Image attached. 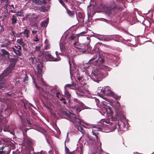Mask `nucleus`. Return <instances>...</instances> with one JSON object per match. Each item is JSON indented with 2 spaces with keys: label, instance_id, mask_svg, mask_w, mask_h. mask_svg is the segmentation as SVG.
<instances>
[{
  "label": "nucleus",
  "instance_id": "nucleus-46",
  "mask_svg": "<svg viewBox=\"0 0 154 154\" xmlns=\"http://www.w3.org/2000/svg\"><path fill=\"white\" fill-rule=\"evenodd\" d=\"M103 121L107 124H109L110 123L108 119L104 120Z\"/></svg>",
  "mask_w": 154,
  "mask_h": 154
},
{
  "label": "nucleus",
  "instance_id": "nucleus-49",
  "mask_svg": "<svg viewBox=\"0 0 154 154\" xmlns=\"http://www.w3.org/2000/svg\"><path fill=\"white\" fill-rule=\"evenodd\" d=\"M50 47V46L49 45H47L45 46V49L46 50H47Z\"/></svg>",
  "mask_w": 154,
  "mask_h": 154
},
{
  "label": "nucleus",
  "instance_id": "nucleus-48",
  "mask_svg": "<svg viewBox=\"0 0 154 154\" xmlns=\"http://www.w3.org/2000/svg\"><path fill=\"white\" fill-rule=\"evenodd\" d=\"M60 94V93L59 92H57L56 93V97L57 98H59V95Z\"/></svg>",
  "mask_w": 154,
  "mask_h": 154
},
{
  "label": "nucleus",
  "instance_id": "nucleus-38",
  "mask_svg": "<svg viewBox=\"0 0 154 154\" xmlns=\"http://www.w3.org/2000/svg\"><path fill=\"white\" fill-rule=\"evenodd\" d=\"M22 32L17 33L16 34V36L17 38H19L22 36Z\"/></svg>",
  "mask_w": 154,
  "mask_h": 154
},
{
  "label": "nucleus",
  "instance_id": "nucleus-64",
  "mask_svg": "<svg viewBox=\"0 0 154 154\" xmlns=\"http://www.w3.org/2000/svg\"><path fill=\"white\" fill-rule=\"evenodd\" d=\"M3 120V119L0 117V123L2 122Z\"/></svg>",
  "mask_w": 154,
  "mask_h": 154
},
{
  "label": "nucleus",
  "instance_id": "nucleus-15",
  "mask_svg": "<svg viewBox=\"0 0 154 154\" xmlns=\"http://www.w3.org/2000/svg\"><path fill=\"white\" fill-rule=\"evenodd\" d=\"M98 92L97 94L100 97L103 95L104 94H103V92L104 91V88H103L100 87L98 88Z\"/></svg>",
  "mask_w": 154,
  "mask_h": 154
},
{
  "label": "nucleus",
  "instance_id": "nucleus-13",
  "mask_svg": "<svg viewBox=\"0 0 154 154\" xmlns=\"http://www.w3.org/2000/svg\"><path fill=\"white\" fill-rule=\"evenodd\" d=\"M11 110L10 109H5L4 112H2V114H3L4 112H5V117H7L8 116H9L11 114Z\"/></svg>",
  "mask_w": 154,
  "mask_h": 154
},
{
  "label": "nucleus",
  "instance_id": "nucleus-30",
  "mask_svg": "<svg viewBox=\"0 0 154 154\" xmlns=\"http://www.w3.org/2000/svg\"><path fill=\"white\" fill-rule=\"evenodd\" d=\"M34 15V14H32L31 16H28L27 17H26L25 18H26V19H28L32 21L33 20V16Z\"/></svg>",
  "mask_w": 154,
  "mask_h": 154
},
{
  "label": "nucleus",
  "instance_id": "nucleus-4",
  "mask_svg": "<svg viewBox=\"0 0 154 154\" xmlns=\"http://www.w3.org/2000/svg\"><path fill=\"white\" fill-rule=\"evenodd\" d=\"M103 77V75L102 73H101L100 72L98 71L92 73L91 77L94 79V81L96 82L97 81H98L99 79Z\"/></svg>",
  "mask_w": 154,
  "mask_h": 154
},
{
  "label": "nucleus",
  "instance_id": "nucleus-2",
  "mask_svg": "<svg viewBox=\"0 0 154 154\" xmlns=\"http://www.w3.org/2000/svg\"><path fill=\"white\" fill-rule=\"evenodd\" d=\"M23 145L29 148L32 147L33 144V140L28 137L26 134L23 133Z\"/></svg>",
  "mask_w": 154,
  "mask_h": 154
},
{
  "label": "nucleus",
  "instance_id": "nucleus-22",
  "mask_svg": "<svg viewBox=\"0 0 154 154\" xmlns=\"http://www.w3.org/2000/svg\"><path fill=\"white\" fill-rule=\"evenodd\" d=\"M69 16L72 17L75 15V12L74 11H71L69 9L66 10Z\"/></svg>",
  "mask_w": 154,
  "mask_h": 154
},
{
  "label": "nucleus",
  "instance_id": "nucleus-52",
  "mask_svg": "<svg viewBox=\"0 0 154 154\" xmlns=\"http://www.w3.org/2000/svg\"><path fill=\"white\" fill-rule=\"evenodd\" d=\"M35 86L37 89H39L40 88L36 84H35Z\"/></svg>",
  "mask_w": 154,
  "mask_h": 154
},
{
  "label": "nucleus",
  "instance_id": "nucleus-27",
  "mask_svg": "<svg viewBox=\"0 0 154 154\" xmlns=\"http://www.w3.org/2000/svg\"><path fill=\"white\" fill-rule=\"evenodd\" d=\"M3 131H4V132H9L10 131V128H9V126L8 125H6L4 129H3Z\"/></svg>",
  "mask_w": 154,
  "mask_h": 154
},
{
  "label": "nucleus",
  "instance_id": "nucleus-34",
  "mask_svg": "<svg viewBox=\"0 0 154 154\" xmlns=\"http://www.w3.org/2000/svg\"><path fill=\"white\" fill-rule=\"evenodd\" d=\"M9 5V1L6 2V4L4 7V8L5 9H6Z\"/></svg>",
  "mask_w": 154,
  "mask_h": 154
},
{
  "label": "nucleus",
  "instance_id": "nucleus-19",
  "mask_svg": "<svg viewBox=\"0 0 154 154\" xmlns=\"http://www.w3.org/2000/svg\"><path fill=\"white\" fill-rule=\"evenodd\" d=\"M17 42L21 45L23 47H24L25 44L23 42L22 38L18 39L17 41Z\"/></svg>",
  "mask_w": 154,
  "mask_h": 154
},
{
  "label": "nucleus",
  "instance_id": "nucleus-29",
  "mask_svg": "<svg viewBox=\"0 0 154 154\" xmlns=\"http://www.w3.org/2000/svg\"><path fill=\"white\" fill-rule=\"evenodd\" d=\"M77 128L78 130L82 133V131H83V129L82 127L79 125H78L77 126Z\"/></svg>",
  "mask_w": 154,
  "mask_h": 154
},
{
  "label": "nucleus",
  "instance_id": "nucleus-8",
  "mask_svg": "<svg viewBox=\"0 0 154 154\" xmlns=\"http://www.w3.org/2000/svg\"><path fill=\"white\" fill-rule=\"evenodd\" d=\"M37 65L38 70L37 73L38 74L40 75L41 74L42 71V68H43V64L42 63L40 62L38 63Z\"/></svg>",
  "mask_w": 154,
  "mask_h": 154
},
{
  "label": "nucleus",
  "instance_id": "nucleus-14",
  "mask_svg": "<svg viewBox=\"0 0 154 154\" xmlns=\"http://www.w3.org/2000/svg\"><path fill=\"white\" fill-rule=\"evenodd\" d=\"M30 31L29 30L26 28L23 32H22V34H23L24 36L26 38H28L29 37V33Z\"/></svg>",
  "mask_w": 154,
  "mask_h": 154
},
{
  "label": "nucleus",
  "instance_id": "nucleus-35",
  "mask_svg": "<svg viewBox=\"0 0 154 154\" xmlns=\"http://www.w3.org/2000/svg\"><path fill=\"white\" fill-rule=\"evenodd\" d=\"M4 31V27L3 26L0 25V34L2 33Z\"/></svg>",
  "mask_w": 154,
  "mask_h": 154
},
{
  "label": "nucleus",
  "instance_id": "nucleus-36",
  "mask_svg": "<svg viewBox=\"0 0 154 154\" xmlns=\"http://www.w3.org/2000/svg\"><path fill=\"white\" fill-rule=\"evenodd\" d=\"M14 47H15V48L17 49H19V50H22V48L19 45H17V46H14Z\"/></svg>",
  "mask_w": 154,
  "mask_h": 154
},
{
  "label": "nucleus",
  "instance_id": "nucleus-57",
  "mask_svg": "<svg viewBox=\"0 0 154 154\" xmlns=\"http://www.w3.org/2000/svg\"><path fill=\"white\" fill-rule=\"evenodd\" d=\"M92 133L93 135H94L95 136H96L97 135V134L95 132H94L93 131H92Z\"/></svg>",
  "mask_w": 154,
  "mask_h": 154
},
{
  "label": "nucleus",
  "instance_id": "nucleus-41",
  "mask_svg": "<svg viewBox=\"0 0 154 154\" xmlns=\"http://www.w3.org/2000/svg\"><path fill=\"white\" fill-rule=\"evenodd\" d=\"M78 41H79L78 38H77V39H75V42L73 43V45L75 46V47L76 46H77V45H76V44H77V43L78 42Z\"/></svg>",
  "mask_w": 154,
  "mask_h": 154
},
{
  "label": "nucleus",
  "instance_id": "nucleus-31",
  "mask_svg": "<svg viewBox=\"0 0 154 154\" xmlns=\"http://www.w3.org/2000/svg\"><path fill=\"white\" fill-rule=\"evenodd\" d=\"M16 13L15 15L16 16H22V15L23 13L20 11H18L16 12Z\"/></svg>",
  "mask_w": 154,
  "mask_h": 154
},
{
  "label": "nucleus",
  "instance_id": "nucleus-12",
  "mask_svg": "<svg viewBox=\"0 0 154 154\" xmlns=\"http://www.w3.org/2000/svg\"><path fill=\"white\" fill-rule=\"evenodd\" d=\"M12 49H13V52L17 56H21L22 55V53H21L20 51L21 50H19L18 49H17L15 48L14 47L12 48Z\"/></svg>",
  "mask_w": 154,
  "mask_h": 154
},
{
  "label": "nucleus",
  "instance_id": "nucleus-16",
  "mask_svg": "<svg viewBox=\"0 0 154 154\" xmlns=\"http://www.w3.org/2000/svg\"><path fill=\"white\" fill-rule=\"evenodd\" d=\"M17 18L16 16L13 15L11 18L12 21L11 24L12 25L15 24L17 23Z\"/></svg>",
  "mask_w": 154,
  "mask_h": 154
},
{
  "label": "nucleus",
  "instance_id": "nucleus-43",
  "mask_svg": "<svg viewBox=\"0 0 154 154\" xmlns=\"http://www.w3.org/2000/svg\"><path fill=\"white\" fill-rule=\"evenodd\" d=\"M40 48H41L39 46H38L37 45L36 46L35 49H36V51H39Z\"/></svg>",
  "mask_w": 154,
  "mask_h": 154
},
{
  "label": "nucleus",
  "instance_id": "nucleus-3",
  "mask_svg": "<svg viewBox=\"0 0 154 154\" xmlns=\"http://www.w3.org/2000/svg\"><path fill=\"white\" fill-rule=\"evenodd\" d=\"M75 48L78 50V51L82 53H86L88 49V46L84 44H80L77 46H75Z\"/></svg>",
  "mask_w": 154,
  "mask_h": 154
},
{
  "label": "nucleus",
  "instance_id": "nucleus-40",
  "mask_svg": "<svg viewBox=\"0 0 154 154\" xmlns=\"http://www.w3.org/2000/svg\"><path fill=\"white\" fill-rule=\"evenodd\" d=\"M7 109H10L11 110V106L10 104H8L6 108Z\"/></svg>",
  "mask_w": 154,
  "mask_h": 154
},
{
  "label": "nucleus",
  "instance_id": "nucleus-56",
  "mask_svg": "<svg viewBox=\"0 0 154 154\" xmlns=\"http://www.w3.org/2000/svg\"><path fill=\"white\" fill-rule=\"evenodd\" d=\"M96 137V138L97 140V142H98L99 141H100V140L98 138V137L97 135L96 136H95Z\"/></svg>",
  "mask_w": 154,
  "mask_h": 154
},
{
  "label": "nucleus",
  "instance_id": "nucleus-9",
  "mask_svg": "<svg viewBox=\"0 0 154 154\" xmlns=\"http://www.w3.org/2000/svg\"><path fill=\"white\" fill-rule=\"evenodd\" d=\"M17 60V59L14 58H11L10 59V63L9 66L14 68Z\"/></svg>",
  "mask_w": 154,
  "mask_h": 154
},
{
  "label": "nucleus",
  "instance_id": "nucleus-18",
  "mask_svg": "<svg viewBox=\"0 0 154 154\" xmlns=\"http://www.w3.org/2000/svg\"><path fill=\"white\" fill-rule=\"evenodd\" d=\"M110 96H112L116 100H119L121 98L120 96H118L115 94L114 92H113Z\"/></svg>",
  "mask_w": 154,
  "mask_h": 154
},
{
  "label": "nucleus",
  "instance_id": "nucleus-42",
  "mask_svg": "<svg viewBox=\"0 0 154 154\" xmlns=\"http://www.w3.org/2000/svg\"><path fill=\"white\" fill-rule=\"evenodd\" d=\"M38 35H36L35 36V39L34 41L35 42H37L39 40V39L38 38Z\"/></svg>",
  "mask_w": 154,
  "mask_h": 154
},
{
  "label": "nucleus",
  "instance_id": "nucleus-11",
  "mask_svg": "<svg viewBox=\"0 0 154 154\" xmlns=\"http://www.w3.org/2000/svg\"><path fill=\"white\" fill-rule=\"evenodd\" d=\"M48 59H49L50 61H57L59 60L57 58H54L51 54H48L47 56Z\"/></svg>",
  "mask_w": 154,
  "mask_h": 154
},
{
  "label": "nucleus",
  "instance_id": "nucleus-37",
  "mask_svg": "<svg viewBox=\"0 0 154 154\" xmlns=\"http://www.w3.org/2000/svg\"><path fill=\"white\" fill-rule=\"evenodd\" d=\"M8 43H6L5 44H3L1 45V47H6V48H7L8 47Z\"/></svg>",
  "mask_w": 154,
  "mask_h": 154
},
{
  "label": "nucleus",
  "instance_id": "nucleus-39",
  "mask_svg": "<svg viewBox=\"0 0 154 154\" xmlns=\"http://www.w3.org/2000/svg\"><path fill=\"white\" fill-rule=\"evenodd\" d=\"M28 80V75L26 74H25V76L23 78V81L25 82L26 81H27Z\"/></svg>",
  "mask_w": 154,
  "mask_h": 154
},
{
  "label": "nucleus",
  "instance_id": "nucleus-50",
  "mask_svg": "<svg viewBox=\"0 0 154 154\" xmlns=\"http://www.w3.org/2000/svg\"><path fill=\"white\" fill-rule=\"evenodd\" d=\"M42 2V4L44 3L45 4H46L47 3V2L45 0H43Z\"/></svg>",
  "mask_w": 154,
  "mask_h": 154
},
{
  "label": "nucleus",
  "instance_id": "nucleus-63",
  "mask_svg": "<svg viewBox=\"0 0 154 154\" xmlns=\"http://www.w3.org/2000/svg\"><path fill=\"white\" fill-rule=\"evenodd\" d=\"M36 31L33 30L32 31V32L33 34H34L35 33H36Z\"/></svg>",
  "mask_w": 154,
  "mask_h": 154
},
{
  "label": "nucleus",
  "instance_id": "nucleus-10",
  "mask_svg": "<svg viewBox=\"0 0 154 154\" xmlns=\"http://www.w3.org/2000/svg\"><path fill=\"white\" fill-rule=\"evenodd\" d=\"M116 112L117 116L119 117H122L123 115V112L120 107L117 108L116 109Z\"/></svg>",
  "mask_w": 154,
  "mask_h": 154
},
{
  "label": "nucleus",
  "instance_id": "nucleus-45",
  "mask_svg": "<svg viewBox=\"0 0 154 154\" xmlns=\"http://www.w3.org/2000/svg\"><path fill=\"white\" fill-rule=\"evenodd\" d=\"M96 57H97L96 56H94V57H92L89 60V62H90L94 60L96 58Z\"/></svg>",
  "mask_w": 154,
  "mask_h": 154
},
{
  "label": "nucleus",
  "instance_id": "nucleus-24",
  "mask_svg": "<svg viewBox=\"0 0 154 154\" xmlns=\"http://www.w3.org/2000/svg\"><path fill=\"white\" fill-rule=\"evenodd\" d=\"M103 124H102V121L99 122L97 126V128L99 129V130H101L103 128Z\"/></svg>",
  "mask_w": 154,
  "mask_h": 154
},
{
  "label": "nucleus",
  "instance_id": "nucleus-17",
  "mask_svg": "<svg viewBox=\"0 0 154 154\" xmlns=\"http://www.w3.org/2000/svg\"><path fill=\"white\" fill-rule=\"evenodd\" d=\"M2 54H1L2 55L5 56V55H7L9 56L10 55L9 53L7 51L5 50V49H2L1 50Z\"/></svg>",
  "mask_w": 154,
  "mask_h": 154
},
{
  "label": "nucleus",
  "instance_id": "nucleus-25",
  "mask_svg": "<svg viewBox=\"0 0 154 154\" xmlns=\"http://www.w3.org/2000/svg\"><path fill=\"white\" fill-rule=\"evenodd\" d=\"M48 23V22L46 20H45L41 23L40 26L42 27H45L47 26Z\"/></svg>",
  "mask_w": 154,
  "mask_h": 154
},
{
  "label": "nucleus",
  "instance_id": "nucleus-33",
  "mask_svg": "<svg viewBox=\"0 0 154 154\" xmlns=\"http://www.w3.org/2000/svg\"><path fill=\"white\" fill-rule=\"evenodd\" d=\"M65 152L66 154H69V152L70 151H69V149L66 146V144H65Z\"/></svg>",
  "mask_w": 154,
  "mask_h": 154
},
{
  "label": "nucleus",
  "instance_id": "nucleus-21",
  "mask_svg": "<svg viewBox=\"0 0 154 154\" xmlns=\"http://www.w3.org/2000/svg\"><path fill=\"white\" fill-rule=\"evenodd\" d=\"M32 2L37 5H42V2L41 0H32Z\"/></svg>",
  "mask_w": 154,
  "mask_h": 154
},
{
  "label": "nucleus",
  "instance_id": "nucleus-53",
  "mask_svg": "<svg viewBox=\"0 0 154 154\" xmlns=\"http://www.w3.org/2000/svg\"><path fill=\"white\" fill-rule=\"evenodd\" d=\"M82 77H79L77 79L78 80H79V81H80L81 80H82Z\"/></svg>",
  "mask_w": 154,
  "mask_h": 154
},
{
  "label": "nucleus",
  "instance_id": "nucleus-47",
  "mask_svg": "<svg viewBox=\"0 0 154 154\" xmlns=\"http://www.w3.org/2000/svg\"><path fill=\"white\" fill-rule=\"evenodd\" d=\"M34 60V57H32L29 59V60L31 61L33 63V61Z\"/></svg>",
  "mask_w": 154,
  "mask_h": 154
},
{
  "label": "nucleus",
  "instance_id": "nucleus-23",
  "mask_svg": "<svg viewBox=\"0 0 154 154\" xmlns=\"http://www.w3.org/2000/svg\"><path fill=\"white\" fill-rule=\"evenodd\" d=\"M64 94L66 98L69 100L71 97L70 94L67 91H65Z\"/></svg>",
  "mask_w": 154,
  "mask_h": 154
},
{
  "label": "nucleus",
  "instance_id": "nucleus-1",
  "mask_svg": "<svg viewBox=\"0 0 154 154\" xmlns=\"http://www.w3.org/2000/svg\"><path fill=\"white\" fill-rule=\"evenodd\" d=\"M106 8L107 9V12L109 14H110L112 12L115 13L116 10H120L121 9V7L114 1L111 2L107 6Z\"/></svg>",
  "mask_w": 154,
  "mask_h": 154
},
{
  "label": "nucleus",
  "instance_id": "nucleus-59",
  "mask_svg": "<svg viewBox=\"0 0 154 154\" xmlns=\"http://www.w3.org/2000/svg\"><path fill=\"white\" fill-rule=\"evenodd\" d=\"M12 34L14 36V37L15 36V33L13 31H12Z\"/></svg>",
  "mask_w": 154,
  "mask_h": 154
},
{
  "label": "nucleus",
  "instance_id": "nucleus-26",
  "mask_svg": "<svg viewBox=\"0 0 154 154\" xmlns=\"http://www.w3.org/2000/svg\"><path fill=\"white\" fill-rule=\"evenodd\" d=\"M39 10L41 11L45 12L47 11V10L46 9L45 7V6H42L39 7Z\"/></svg>",
  "mask_w": 154,
  "mask_h": 154
},
{
  "label": "nucleus",
  "instance_id": "nucleus-62",
  "mask_svg": "<svg viewBox=\"0 0 154 154\" xmlns=\"http://www.w3.org/2000/svg\"><path fill=\"white\" fill-rule=\"evenodd\" d=\"M79 91H80L81 92V93H84V91H83V90L82 89H80Z\"/></svg>",
  "mask_w": 154,
  "mask_h": 154
},
{
  "label": "nucleus",
  "instance_id": "nucleus-32",
  "mask_svg": "<svg viewBox=\"0 0 154 154\" xmlns=\"http://www.w3.org/2000/svg\"><path fill=\"white\" fill-rule=\"evenodd\" d=\"M60 3L65 8H66V4L63 2L62 0H59Z\"/></svg>",
  "mask_w": 154,
  "mask_h": 154
},
{
  "label": "nucleus",
  "instance_id": "nucleus-60",
  "mask_svg": "<svg viewBox=\"0 0 154 154\" xmlns=\"http://www.w3.org/2000/svg\"><path fill=\"white\" fill-rule=\"evenodd\" d=\"M63 102V103L64 104H66L67 103V102L66 101H65V100H64L62 101Z\"/></svg>",
  "mask_w": 154,
  "mask_h": 154
},
{
  "label": "nucleus",
  "instance_id": "nucleus-6",
  "mask_svg": "<svg viewBox=\"0 0 154 154\" xmlns=\"http://www.w3.org/2000/svg\"><path fill=\"white\" fill-rule=\"evenodd\" d=\"M85 33H86V32H85L83 31V32H82L78 34H75V36L74 35V34H72L70 36L68 40L69 41H70L71 40H75V39H77V38H79V36H80L81 35H82V34H85Z\"/></svg>",
  "mask_w": 154,
  "mask_h": 154
},
{
  "label": "nucleus",
  "instance_id": "nucleus-5",
  "mask_svg": "<svg viewBox=\"0 0 154 154\" xmlns=\"http://www.w3.org/2000/svg\"><path fill=\"white\" fill-rule=\"evenodd\" d=\"M64 115L67 116L68 118V119L71 122L74 123L75 122V120L77 118L75 116V115L74 114H69L67 112H65L63 113Z\"/></svg>",
  "mask_w": 154,
  "mask_h": 154
},
{
  "label": "nucleus",
  "instance_id": "nucleus-58",
  "mask_svg": "<svg viewBox=\"0 0 154 154\" xmlns=\"http://www.w3.org/2000/svg\"><path fill=\"white\" fill-rule=\"evenodd\" d=\"M75 151H72L70 152H69V154H73L74 153Z\"/></svg>",
  "mask_w": 154,
  "mask_h": 154
},
{
  "label": "nucleus",
  "instance_id": "nucleus-28",
  "mask_svg": "<svg viewBox=\"0 0 154 154\" xmlns=\"http://www.w3.org/2000/svg\"><path fill=\"white\" fill-rule=\"evenodd\" d=\"M2 149H0V154H9V153L10 152H7L6 153V152H4V151L3 150V149L4 148V147H3V146H2Z\"/></svg>",
  "mask_w": 154,
  "mask_h": 154
},
{
  "label": "nucleus",
  "instance_id": "nucleus-20",
  "mask_svg": "<svg viewBox=\"0 0 154 154\" xmlns=\"http://www.w3.org/2000/svg\"><path fill=\"white\" fill-rule=\"evenodd\" d=\"M84 14L81 12H79L78 13V17L80 18L83 20V22H84Z\"/></svg>",
  "mask_w": 154,
  "mask_h": 154
},
{
  "label": "nucleus",
  "instance_id": "nucleus-54",
  "mask_svg": "<svg viewBox=\"0 0 154 154\" xmlns=\"http://www.w3.org/2000/svg\"><path fill=\"white\" fill-rule=\"evenodd\" d=\"M64 100H65V99L64 98H63V97H62L60 99V100L61 101H63Z\"/></svg>",
  "mask_w": 154,
  "mask_h": 154
},
{
  "label": "nucleus",
  "instance_id": "nucleus-61",
  "mask_svg": "<svg viewBox=\"0 0 154 154\" xmlns=\"http://www.w3.org/2000/svg\"><path fill=\"white\" fill-rule=\"evenodd\" d=\"M9 12H11L12 13H14L16 12L14 11L13 10H11Z\"/></svg>",
  "mask_w": 154,
  "mask_h": 154
},
{
  "label": "nucleus",
  "instance_id": "nucleus-55",
  "mask_svg": "<svg viewBox=\"0 0 154 154\" xmlns=\"http://www.w3.org/2000/svg\"><path fill=\"white\" fill-rule=\"evenodd\" d=\"M39 17V16H37L35 17H33V20H36L37 19L38 17Z\"/></svg>",
  "mask_w": 154,
  "mask_h": 154
},
{
  "label": "nucleus",
  "instance_id": "nucleus-7",
  "mask_svg": "<svg viewBox=\"0 0 154 154\" xmlns=\"http://www.w3.org/2000/svg\"><path fill=\"white\" fill-rule=\"evenodd\" d=\"M109 87L107 86L104 88V91L103 92V94H105V95L110 96L112 93Z\"/></svg>",
  "mask_w": 154,
  "mask_h": 154
},
{
  "label": "nucleus",
  "instance_id": "nucleus-44",
  "mask_svg": "<svg viewBox=\"0 0 154 154\" xmlns=\"http://www.w3.org/2000/svg\"><path fill=\"white\" fill-rule=\"evenodd\" d=\"M72 85L70 84H67L66 85L65 87H68L69 88H70L72 86Z\"/></svg>",
  "mask_w": 154,
  "mask_h": 154
},
{
  "label": "nucleus",
  "instance_id": "nucleus-51",
  "mask_svg": "<svg viewBox=\"0 0 154 154\" xmlns=\"http://www.w3.org/2000/svg\"><path fill=\"white\" fill-rule=\"evenodd\" d=\"M10 0H1V3H2L3 2H6L7 1H9Z\"/></svg>",
  "mask_w": 154,
  "mask_h": 154
}]
</instances>
